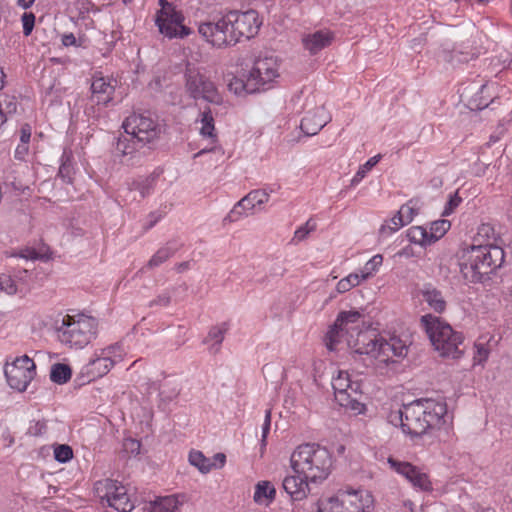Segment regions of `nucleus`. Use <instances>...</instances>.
Masks as SVG:
<instances>
[{"instance_id": "1", "label": "nucleus", "mask_w": 512, "mask_h": 512, "mask_svg": "<svg viewBox=\"0 0 512 512\" xmlns=\"http://www.w3.org/2000/svg\"><path fill=\"white\" fill-rule=\"evenodd\" d=\"M364 316L359 311L341 312L325 336L329 350L345 341L348 347L358 354L370 357L376 369H381L393 361L394 357H404L407 346L398 337L386 340L373 330H363Z\"/></svg>"}, {"instance_id": "2", "label": "nucleus", "mask_w": 512, "mask_h": 512, "mask_svg": "<svg viewBox=\"0 0 512 512\" xmlns=\"http://www.w3.org/2000/svg\"><path fill=\"white\" fill-rule=\"evenodd\" d=\"M447 414L445 402L433 399H420L391 413L390 422L400 425L402 431L411 436H421L428 429L440 427Z\"/></svg>"}, {"instance_id": "3", "label": "nucleus", "mask_w": 512, "mask_h": 512, "mask_svg": "<svg viewBox=\"0 0 512 512\" xmlns=\"http://www.w3.org/2000/svg\"><path fill=\"white\" fill-rule=\"evenodd\" d=\"M293 471L310 480L312 483L325 480L330 474L332 456L330 452L318 444H302L290 457Z\"/></svg>"}, {"instance_id": "4", "label": "nucleus", "mask_w": 512, "mask_h": 512, "mask_svg": "<svg viewBox=\"0 0 512 512\" xmlns=\"http://www.w3.org/2000/svg\"><path fill=\"white\" fill-rule=\"evenodd\" d=\"M504 250L496 245H473L461 264V273L470 282H484L502 266Z\"/></svg>"}, {"instance_id": "5", "label": "nucleus", "mask_w": 512, "mask_h": 512, "mask_svg": "<svg viewBox=\"0 0 512 512\" xmlns=\"http://www.w3.org/2000/svg\"><path fill=\"white\" fill-rule=\"evenodd\" d=\"M421 323L436 351L443 357L459 358L463 354V336L451 325L432 314L421 317Z\"/></svg>"}, {"instance_id": "6", "label": "nucleus", "mask_w": 512, "mask_h": 512, "mask_svg": "<svg viewBox=\"0 0 512 512\" xmlns=\"http://www.w3.org/2000/svg\"><path fill=\"white\" fill-rule=\"evenodd\" d=\"M98 322L84 314L65 315L57 327L59 341L71 348L82 349L97 335Z\"/></svg>"}, {"instance_id": "7", "label": "nucleus", "mask_w": 512, "mask_h": 512, "mask_svg": "<svg viewBox=\"0 0 512 512\" xmlns=\"http://www.w3.org/2000/svg\"><path fill=\"white\" fill-rule=\"evenodd\" d=\"M373 509L374 497L365 489L340 490L317 503L318 512H372Z\"/></svg>"}, {"instance_id": "8", "label": "nucleus", "mask_w": 512, "mask_h": 512, "mask_svg": "<svg viewBox=\"0 0 512 512\" xmlns=\"http://www.w3.org/2000/svg\"><path fill=\"white\" fill-rule=\"evenodd\" d=\"M122 128L128 136H133L140 147L157 142L164 129L157 118L149 114L133 113L122 123Z\"/></svg>"}, {"instance_id": "9", "label": "nucleus", "mask_w": 512, "mask_h": 512, "mask_svg": "<svg viewBox=\"0 0 512 512\" xmlns=\"http://www.w3.org/2000/svg\"><path fill=\"white\" fill-rule=\"evenodd\" d=\"M95 491L101 503L107 504L118 512H131L134 503L130 499L125 486L112 479L99 480L95 483Z\"/></svg>"}, {"instance_id": "10", "label": "nucleus", "mask_w": 512, "mask_h": 512, "mask_svg": "<svg viewBox=\"0 0 512 512\" xmlns=\"http://www.w3.org/2000/svg\"><path fill=\"white\" fill-rule=\"evenodd\" d=\"M228 13L202 22L198 26L199 34L212 46L222 48L233 45L234 38L230 28Z\"/></svg>"}, {"instance_id": "11", "label": "nucleus", "mask_w": 512, "mask_h": 512, "mask_svg": "<svg viewBox=\"0 0 512 512\" xmlns=\"http://www.w3.org/2000/svg\"><path fill=\"white\" fill-rule=\"evenodd\" d=\"M230 28L234 41L233 45L241 41V39H251L259 31L261 21L259 15L255 10L237 11L232 10L228 12Z\"/></svg>"}, {"instance_id": "12", "label": "nucleus", "mask_w": 512, "mask_h": 512, "mask_svg": "<svg viewBox=\"0 0 512 512\" xmlns=\"http://www.w3.org/2000/svg\"><path fill=\"white\" fill-rule=\"evenodd\" d=\"M35 369L33 360L27 355L16 358L4 369L8 385L19 392L25 391L36 374Z\"/></svg>"}, {"instance_id": "13", "label": "nucleus", "mask_w": 512, "mask_h": 512, "mask_svg": "<svg viewBox=\"0 0 512 512\" xmlns=\"http://www.w3.org/2000/svg\"><path fill=\"white\" fill-rule=\"evenodd\" d=\"M186 89L194 99H203L216 104L221 102V96L214 83L198 71H187Z\"/></svg>"}, {"instance_id": "14", "label": "nucleus", "mask_w": 512, "mask_h": 512, "mask_svg": "<svg viewBox=\"0 0 512 512\" xmlns=\"http://www.w3.org/2000/svg\"><path fill=\"white\" fill-rule=\"evenodd\" d=\"M279 61L274 56H263L256 59L253 68L249 72L250 80L254 81L260 90L279 77Z\"/></svg>"}, {"instance_id": "15", "label": "nucleus", "mask_w": 512, "mask_h": 512, "mask_svg": "<svg viewBox=\"0 0 512 512\" xmlns=\"http://www.w3.org/2000/svg\"><path fill=\"white\" fill-rule=\"evenodd\" d=\"M184 20L185 18L182 12L175 11L165 15L156 16L155 24L163 36L169 39H183L192 33L191 29L183 24Z\"/></svg>"}, {"instance_id": "16", "label": "nucleus", "mask_w": 512, "mask_h": 512, "mask_svg": "<svg viewBox=\"0 0 512 512\" xmlns=\"http://www.w3.org/2000/svg\"><path fill=\"white\" fill-rule=\"evenodd\" d=\"M388 464L395 472L407 479L414 488L422 491L432 490V483L428 475L418 467L409 462L399 461L392 457L388 458Z\"/></svg>"}, {"instance_id": "17", "label": "nucleus", "mask_w": 512, "mask_h": 512, "mask_svg": "<svg viewBox=\"0 0 512 512\" xmlns=\"http://www.w3.org/2000/svg\"><path fill=\"white\" fill-rule=\"evenodd\" d=\"M331 117L324 105L308 108L301 120L300 128L307 136L316 135L329 121Z\"/></svg>"}, {"instance_id": "18", "label": "nucleus", "mask_w": 512, "mask_h": 512, "mask_svg": "<svg viewBox=\"0 0 512 512\" xmlns=\"http://www.w3.org/2000/svg\"><path fill=\"white\" fill-rule=\"evenodd\" d=\"M334 39V34L327 30H317L312 33H306L302 36V45L306 51L311 55H316L318 52L328 47Z\"/></svg>"}, {"instance_id": "19", "label": "nucleus", "mask_w": 512, "mask_h": 512, "mask_svg": "<svg viewBox=\"0 0 512 512\" xmlns=\"http://www.w3.org/2000/svg\"><path fill=\"white\" fill-rule=\"evenodd\" d=\"M422 302L426 303L430 310L442 314L447 308V301L442 291L431 283H425L418 291Z\"/></svg>"}, {"instance_id": "20", "label": "nucleus", "mask_w": 512, "mask_h": 512, "mask_svg": "<svg viewBox=\"0 0 512 512\" xmlns=\"http://www.w3.org/2000/svg\"><path fill=\"white\" fill-rule=\"evenodd\" d=\"M91 101L97 105L107 106L113 99L115 86L110 80L95 77L91 83Z\"/></svg>"}, {"instance_id": "21", "label": "nucleus", "mask_w": 512, "mask_h": 512, "mask_svg": "<svg viewBox=\"0 0 512 512\" xmlns=\"http://www.w3.org/2000/svg\"><path fill=\"white\" fill-rule=\"evenodd\" d=\"M309 482L310 480L295 473V475H288L283 479L282 488L292 500L300 501L307 497L309 492Z\"/></svg>"}, {"instance_id": "22", "label": "nucleus", "mask_w": 512, "mask_h": 512, "mask_svg": "<svg viewBox=\"0 0 512 512\" xmlns=\"http://www.w3.org/2000/svg\"><path fill=\"white\" fill-rule=\"evenodd\" d=\"M332 387L337 402H344L347 400L346 395L350 392H355L360 389V384L357 381H352L350 374L347 371H338L336 377L332 379Z\"/></svg>"}, {"instance_id": "23", "label": "nucleus", "mask_w": 512, "mask_h": 512, "mask_svg": "<svg viewBox=\"0 0 512 512\" xmlns=\"http://www.w3.org/2000/svg\"><path fill=\"white\" fill-rule=\"evenodd\" d=\"M186 496L183 494H175L159 497L154 502H150L145 508L147 512H180L181 507L186 502Z\"/></svg>"}, {"instance_id": "24", "label": "nucleus", "mask_w": 512, "mask_h": 512, "mask_svg": "<svg viewBox=\"0 0 512 512\" xmlns=\"http://www.w3.org/2000/svg\"><path fill=\"white\" fill-rule=\"evenodd\" d=\"M276 497V489L270 481H259L255 485L253 500L258 505L269 506Z\"/></svg>"}, {"instance_id": "25", "label": "nucleus", "mask_w": 512, "mask_h": 512, "mask_svg": "<svg viewBox=\"0 0 512 512\" xmlns=\"http://www.w3.org/2000/svg\"><path fill=\"white\" fill-rule=\"evenodd\" d=\"M113 367L111 360L102 355V353L95 352L94 357L89 361L86 366L87 373L93 378L102 377L106 375Z\"/></svg>"}, {"instance_id": "26", "label": "nucleus", "mask_w": 512, "mask_h": 512, "mask_svg": "<svg viewBox=\"0 0 512 512\" xmlns=\"http://www.w3.org/2000/svg\"><path fill=\"white\" fill-rule=\"evenodd\" d=\"M269 192L266 189H257L249 192L246 196L238 201V206H246L250 212L269 200Z\"/></svg>"}, {"instance_id": "27", "label": "nucleus", "mask_w": 512, "mask_h": 512, "mask_svg": "<svg viewBox=\"0 0 512 512\" xmlns=\"http://www.w3.org/2000/svg\"><path fill=\"white\" fill-rule=\"evenodd\" d=\"M156 184V176L149 175L147 177H138L128 183L129 192L138 191L140 198L143 199L150 195Z\"/></svg>"}, {"instance_id": "28", "label": "nucleus", "mask_w": 512, "mask_h": 512, "mask_svg": "<svg viewBox=\"0 0 512 512\" xmlns=\"http://www.w3.org/2000/svg\"><path fill=\"white\" fill-rule=\"evenodd\" d=\"M138 146H140V144L133 138V136H130V138L126 136L119 137L115 146V154L116 156L130 161L134 158Z\"/></svg>"}, {"instance_id": "29", "label": "nucleus", "mask_w": 512, "mask_h": 512, "mask_svg": "<svg viewBox=\"0 0 512 512\" xmlns=\"http://www.w3.org/2000/svg\"><path fill=\"white\" fill-rule=\"evenodd\" d=\"M201 126L199 127L200 134L203 137H207L215 141L216 135L214 133V118L210 109L204 110L199 114V118L196 120Z\"/></svg>"}, {"instance_id": "30", "label": "nucleus", "mask_w": 512, "mask_h": 512, "mask_svg": "<svg viewBox=\"0 0 512 512\" xmlns=\"http://www.w3.org/2000/svg\"><path fill=\"white\" fill-rule=\"evenodd\" d=\"M228 89L236 95L254 93L259 90L254 81L250 80V74L248 75L247 81L238 77H232L228 82Z\"/></svg>"}, {"instance_id": "31", "label": "nucleus", "mask_w": 512, "mask_h": 512, "mask_svg": "<svg viewBox=\"0 0 512 512\" xmlns=\"http://www.w3.org/2000/svg\"><path fill=\"white\" fill-rule=\"evenodd\" d=\"M189 463L196 467L201 473H209L216 463L212 462V459L207 458L201 451L192 450L188 457Z\"/></svg>"}, {"instance_id": "32", "label": "nucleus", "mask_w": 512, "mask_h": 512, "mask_svg": "<svg viewBox=\"0 0 512 512\" xmlns=\"http://www.w3.org/2000/svg\"><path fill=\"white\" fill-rule=\"evenodd\" d=\"M177 251V248L170 243H167L165 246L159 248L156 253L150 258V260L147 262L146 267L149 269H154L164 262H166L169 258H171L175 252Z\"/></svg>"}, {"instance_id": "33", "label": "nucleus", "mask_w": 512, "mask_h": 512, "mask_svg": "<svg viewBox=\"0 0 512 512\" xmlns=\"http://www.w3.org/2000/svg\"><path fill=\"white\" fill-rule=\"evenodd\" d=\"M418 213L417 202L410 200L402 205L397 213V224H409Z\"/></svg>"}, {"instance_id": "34", "label": "nucleus", "mask_w": 512, "mask_h": 512, "mask_svg": "<svg viewBox=\"0 0 512 512\" xmlns=\"http://www.w3.org/2000/svg\"><path fill=\"white\" fill-rule=\"evenodd\" d=\"M407 238L410 242L421 246L431 245L428 230L423 226H412L407 230Z\"/></svg>"}, {"instance_id": "35", "label": "nucleus", "mask_w": 512, "mask_h": 512, "mask_svg": "<svg viewBox=\"0 0 512 512\" xmlns=\"http://www.w3.org/2000/svg\"><path fill=\"white\" fill-rule=\"evenodd\" d=\"M227 330H228V327L225 323H222L221 325L214 326L210 329L208 336L205 339V342H210V341L214 342V344L210 348V350H212L214 353L219 351L220 345H221L222 341L224 340Z\"/></svg>"}, {"instance_id": "36", "label": "nucleus", "mask_w": 512, "mask_h": 512, "mask_svg": "<svg viewBox=\"0 0 512 512\" xmlns=\"http://www.w3.org/2000/svg\"><path fill=\"white\" fill-rule=\"evenodd\" d=\"M71 375L72 371L68 365L57 363L51 368L50 379L54 383L64 384L70 380Z\"/></svg>"}, {"instance_id": "37", "label": "nucleus", "mask_w": 512, "mask_h": 512, "mask_svg": "<svg viewBox=\"0 0 512 512\" xmlns=\"http://www.w3.org/2000/svg\"><path fill=\"white\" fill-rule=\"evenodd\" d=\"M347 400L344 402H338L340 406L346 407L355 413H362L364 410V404L361 403V391L356 390L355 392H350L346 395Z\"/></svg>"}, {"instance_id": "38", "label": "nucleus", "mask_w": 512, "mask_h": 512, "mask_svg": "<svg viewBox=\"0 0 512 512\" xmlns=\"http://www.w3.org/2000/svg\"><path fill=\"white\" fill-rule=\"evenodd\" d=\"M450 222L447 220H438L434 221L430 229L428 230V235L431 240V244L439 240L441 237L445 235V233L450 228Z\"/></svg>"}, {"instance_id": "39", "label": "nucleus", "mask_w": 512, "mask_h": 512, "mask_svg": "<svg viewBox=\"0 0 512 512\" xmlns=\"http://www.w3.org/2000/svg\"><path fill=\"white\" fill-rule=\"evenodd\" d=\"M475 353H474V364L482 365L488 359L490 354V348L488 347V341L483 338L478 339L475 344Z\"/></svg>"}, {"instance_id": "40", "label": "nucleus", "mask_w": 512, "mask_h": 512, "mask_svg": "<svg viewBox=\"0 0 512 512\" xmlns=\"http://www.w3.org/2000/svg\"><path fill=\"white\" fill-rule=\"evenodd\" d=\"M19 284L16 283L13 275L0 273V291L7 295H15L19 293Z\"/></svg>"}, {"instance_id": "41", "label": "nucleus", "mask_w": 512, "mask_h": 512, "mask_svg": "<svg viewBox=\"0 0 512 512\" xmlns=\"http://www.w3.org/2000/svg\"><path fill=\"white\" fill-rule=\"evenodd\" d=\"M100 353L107 357L108 360H111L112 365L114 366L116 363H119L123 360L125 351L122 345L116 343L114 345H110L106 348L100 350Z\"/></svg>"}, {"instance_id": "42", "label": "nucleus", "mask_w": 512, "mask_h": 512, "mask_svg": "<svg viewBox=\"0 0 512 512\" xmlns=\"http://www.w3.org/2000/svg\"><path fill=\"white\" fill-rule=\"evenodd\" d=\"M383 256L380 254L374 255L369 261L366 262L364 267L361 269L362 278L369 279L374 272H376L382 265Z\"/></svg>"}, {"instance_id": "43", "label": "nucleus", "mask_w": 512, "mask_h": 512, "mask_svg": "<svg viewBox=\"0 0 512 512\" xmlns=\"http://www.w3.org/2000/svg\"><path fill=\"white\" fill-rule=\"evenodd\" d=\"M18 103L15 97L6 96L0 101L1 114L3 119L7 120V117L17 112Z\"/></svg>"}, {"instance_id": "44", "label": "nucleus", "mask_w": 512, "mask_h": 512, "mask_svg": "<svg viewBox=\"0 0 512 512\" xmlns=\"http://www.w3.org/2000/svg\"><path fill=\"white\" fill-rule=\"evenodd\" d=\"M16 283L19 284V293L25 292L29 289L32 274L28 269L18 270L13 274Z\"/></svg>"}, {"instance_id": "45", "label": "nucleus", "mask_w": 512, "mask_h": 512, "mask_svg": "<svg viewBox=\"0 0 512 512\" xmlns=\"http://www.w3.org/2000/svg\"><path fill=\"white\" fill-rule=\"evenodd\" d=\"M380 160V155H376L371 157L364 165H362L359 170L356 172L352 179V184H356L361 181L366 173L370 171Z\"/></svg>"}, {"instance_id": "46", "label": "nucleus", "mask_w": 512, "mask_h": 512, "mask_svg": "<svg viewBox=\"0 0 512 512\" xmlns=\"http://www.w3.org/2000/svg\"><path fill=\"white\" fill-rule=\"evenodd\" d=\"M249 210L246 209V206H238V202L234 205V207L231 209V211L226 215V217L223 219L224 224L225 223H232L240 220L244 216H247L249 214Z\"/></svg>"}, {"instance_id": "47", "label": "nucleus", "mask_w": 512, "mask_h": 512, "mask_svg": "<svg viewBox=\"0 0 512 512\" xmlns=\"http://www.w3.org/2000/svg\"><path fill=\"white\" fill-rule=\"evenodd\" d=\"M54 457L58 462L66 463L73 457V450L68 445H58L54 449Z\"/></svg>"}, {"instance_id": "48", "label": "nucleus", "mask_w": 512, "mask_h": 512, "mask_svg": "<svg viewBox=\"0 0 512 512\" xmlns=\"http://www.w3.org/2000/svg\"><path fill=\"white\" fill-rule=\"evenodd\" d=\"M316 229V223L309 219L303 226L299 227L295 233L293 240L300 242L307 238L310 232Z\"/></svg>"}, {"instance_id": "49", "label": "nucleus", "mask_w": 512, "mask_h": 512, "mask_svg": "<svg viewBox=\"0 0 512 512\" xmlns=\"http://www.w3.org/2000/svg\"><path fill=\"white\" fill-rule=\"evenodd\" d=\"M21 22L23 26V34L29 36L35 25V15L32 12H24L21 16Z\"/></svg>"}, {"instance_id": "50", "label": "nucleus", "mask_w": 512, "mask_h": 512, "mask_svg": "<svg viewBox=\"0 0 512 512\" xmlns=\"http://www.w3.org/2000/svg\"><path fill=\"white\" fill-rule=\"evenodd\" d=\"M74 174L73 165L60 164L58 175L65 181L66 183H72Z\"/></svg>"}, {"instance_id": "51", "label": "nucleus", "mask_w": 512, "mask_h": 512, "mask_svg": "<svg viewBox=\"0 0 512 512\" xmlns=\"http://www.w3.org/2000/svg\"><path fill=\"white\" fill-rule=\"evenodd\" d=\"M461 203V198L455 193L450 196V199L444 209V215L451 214L454 209Z\"/></svg>"}, {"instance_id": "52", "label": "nucleus", "mask_w": 512, "mask_h": 512, "mask_svg": "<svg viewBox=\"0 0 512 512\" xmlns=\"http://www.w3.org/2000/svg\"><path fill=\"white\" fill-rule=\"evenodd\" d=\"M171 301V293L169 291H165L160 294L156 299L150 302V306L160 305V306H168Z\"/></svg>"}, {"instance_id": "53", "label": "nucleus", "mask_w": 512, "mask_h": 512, "mask_svg": "<svg viewBox=\"0 0 512 512\" xmlns=\"http://www.w3.org/2000/svg\"><path fill=\"white\" fill-rule=\"evenodd\" d=\"M161 9L157 11L156 16L165 15L177 11L175 6L167 0H159Z\"/></svg>"}, {"instance_id": "54", "label": "nucleus", "mask_w": 512, "mask_h": 512, "mask_svg": "<svg viewBox=\"0 0 512 512\" xmlns=\"http://www.w3.org/2000/svg\"><path fill=\"white\" fill-rule=\"evenodd\" d=\"M162 218V214L158 211L151 212L148 215L147 223L144 225V229L147 231L154 227Z\"/></svg>"}, {"instance_id": "55", "label": "nucleus", "mask_w": 512, "mask_h": 512, "mask_svg": "<svg viewBox=\"0 0 512 512\" xmlns=\"http://www.w3.org/2000/svg\"><path fill=\"white\" fill-rule=\"evenodd\" d=\"M506 131H507V129H506L505 124L503 122H500L499 125L497 126L496 130L494 131V133L491 134V136H490V143H495V142L499 141L504 136Z\"/></svg>"}, {"instance_id": "56", "label": "nucleus", "mask_w": 512, "mask_h": 512, "mask_svg": "<svg viewBox=\"0 0 512 512\" xmlns=\"http://www.w3.org/2000/svg\"><path fill=\"white\" fill-rule=\"evenodd\" d=\"M271 426V410H266L265 413V419L262 426V442L264 443L266 440V437L270 431Z\"/></svg>"}, {"instance_id": "57", "label": "nucleus", "mask_w": 512, "mask_h": 512, "mask_svg": "<svg viewBox=\"0 0 512 512\" xmlns=\"http://www.w3.org/2000/svg\"><path fill=\"white\" fill-rule=\"evenodd\" d=\"M31 138V126L29 124H24L20 129V143L29 144Z\"/></svg>"}, {"instance_id": "58", "label": "nucleus", "mask_w": 512, "mask_h": 512, "mask_svg": "<svg viewBox=\"0 0 512 512\" xmlns=\"http://www.w3.org/2000/svg\"><path fill=\"white\" fill-rule=\"evenodd\" d=\"M346 280L349 282V285L351 288L358 286L362 281L367 280L366 278H362V272L360 273H351L348 276L345 277Z\"/></svg>"}, {"instance_id": "59", "label": "nucleus", "mask_w": 512, "mask_h": 512, "mask_svg": "<svg viewBox=\"0 0 512 512\" xmlns=\"http://www.w3.org/2000/svg\"><path fill=\"white\" fill-rule=\"evenodd\" d=\"M60 162H61L60 164H66L67 166L73 165V153H72L71 149L64 148L63 153L60 158Z\"/></svg>"}, {"instance_id": "60", "label": "nucleus", "mask_w": 512, "mask_h": 512, "mask_svg": "<svg viewBox=\"0 0 512 512\" xmlns=\"http://www.w3.org/2000/svg\"><path fill=\"white\" fill-rule=\"evenodd\" d=\"M469 60V57L467 54H464L460 51H456L454 50L451 54V58L449 59V61H451L452 63L454 62H457V63H461V62H467Z\"/></svg>"}, {"instance_id": "61", "label": "nucleus", "mask_w": 512, "mask_h": 512, "mask_svg": "<svg viewBox=\"0 0 512 512\" xmlns=\"http://www.w3.org/2000/svg\"><path fill=\"white\" fill-rule=\"evenodd\" d=\"M178 393L179 391L176 388H173L169 393H166V391L162 389L159 395L163 401L170 402L177 397Z\"/></svg>"}, {"instance_id": "62", "label": "nucleus", "mask_w": 512, "mask_h": 512, "mask_svg": "<svg viewBox=\"0 0 512 512\" xmlns=\"http://www.w3.org/2000/svg\"><path fill=\"white\" fill-rule=\"evenodd\" d=\"M29 144H26V143H20L16 149H15V158L17 159H24L25 155L27 154L28 152V146Z\"/></svg>"}, {"instance_id": "63", "label": "nucleus", "mask_w": 512, "mask_h": 512, "mask_svg": "<svg viewBox=\"0 0 512 512\" xmlns=\"http://www.w3.org/2000/svg\"><path fill=\"white\" fill-rule=\"evenodd\" d=\"M213 463H216V466L213 468H222L226 462V456L223 453H216L212 460Z\"/></svg>"}, {"instance_id": "64", "label": "nucleus", "mask_w": 512, "mask_h": 512, "mask_svg": "<svg viewBox=\"0 0 512 512\" xmlns=\"http://www.w3.org/2000/svg\"><path fill=\"white\" fill-rule=\"evenodd\" d=\"M62 44L64 46H73L76 45V37L73 33L64 34L62 36Z\"/></svg>"}]
</instances>
